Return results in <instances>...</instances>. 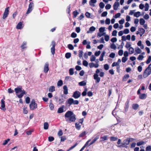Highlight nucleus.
Returning <instances> with one entry per match:
<instances>
[{"mask_svg": "<svg viewBox=\"0 0 151 151\" xmlns=\"http://www.w3.org/2000/svg\"><path fill=\"white\" fill-rule=\"evenodd\" d=\"M134 15L136 17H138L140 15V12H135L134 13Z\"/></svg>", "mask_w": 151, "mask_h": 151, "instance_id": "c756f323", "label": "nucleus"}, {"mask_svg": "<svg viewBox=\"0 0 151 151\" xmlns=\"http://www.w3.org/2000/svg\"><path fill=\"white\" fill-rule=\"evenodd\" d=\"M49 107L50 109L52 110L54 109V105L52 103H50L49 105Z\"/></svg>", "mask_w": 151, "mask_h": 151, "instance_id": "0e129e2a", "label": "nucleus"}, {"mask_svg": "<svg viewBox=\"0 0 151 151\" xmlns=\"http://www.w3.org/2000/svg\"><path fill=\"white\" fill-rule=\"evenodd\" d=\"M34 6V4L33 2H30L29 5V7L27 9V14H28L30 13L32 10V7Z\"/></svg>", "mask_w": 151, "mask_h": 151, "instance_id": "423d86ee", "label": "nucleus"}, {"mask_svg": "<svg viewBox=\"0 0 151 151\" xmlns=\"http://www.w3.org/2000/svg\"><path fill=\"white\" fill-rule=\"evenodd\" d=\"M146 151H151V147L150 146H147L146 148Z\"/></svg>", "mask_w": 151, "mask_h": 151, "instance_id": "774afa93", "label": "nucleus"}, {"mask_svg": "<svg viewBox=\"0 0 151 151\" xmlns=\"http://www.w3.org/2000/svg\"><path fill=\"white\" fill-rule=\"evenodd\" d=\"M68 48L70 50H73L74 49V47L71 44H68Z\"/></svg>", "mask_w": 151, "mask_h": 151, "instance_id": "49530a36", "label": "nucleus"}, {"mask_svg": "<svg viewBox=\"0 0 151 151\" xmlns=\"http://www.w3.org/2000/svg\"><path fill=\"white\" fill-rule=\"evenodd\" d=\"M63 89L64 90V93L65 95H67L68 93V89L67 88V86L66 85H65L63 87Z\"/></svg>", "mask_w": 151, "mask_h": 151, "instance_id": "dca6fc26", "label": "nucleus"}, {"mask_svg": "<svg viewBox=\"0 0 151 151\" xmlns=\"http://www.w3.org/2000/svg\"><path fill=\"white\" fill-rule=\"evenodd\" d=\"M65 101V100L62 98V99H59L58 100V103L59 104H61L63 103Z\"/></svg>", "mask_w": 151, "mask_h": 151, "instance_id": "de8ad7c7", "label": "nucleus"}, {"mask_svg": "<svg viewBox=\"0 0 151 151\" xmlns=\"http://www.w3.org/2000/svg\"><path fill=\"white\" fill-rule=\"evenodd\" d=\"M78 84L80 86H85L86 84V82L85 81H83L79 82Z\"/></svg>", "mask_w": 151, "mask_h": 151, "instance_id": "473e14b6", "label": "nucleus"}, {"mask_svg": "<svg viewBox=\"0 0 151 151\" xmlns=\"http://www.w3.org/2000/svg\"><path fill=\"white\" fill-rule=\"evenodd\" d=\"M29 106L31 110H33L36 109L37 107V104L35 103V100L33 99L31 101L30 105Z\"/></svg>", "mask_w": 151, "mask_h": 151, "instance_id": "20e7f679", "label": "nucleus"}, {"mask_svg": "<svg viewBox=\"0 0 151 151\" xmlns=\"http://www.w3.org/2000/svg\"><path fill=\"white\" fill-rule=\"evenodd\" d=\"M151 61V56H149L148 58V59L146 61V63L147 64L149 63Z\"/></svg>", "mask_w": 151, "mask_h": 151, "instance_id": "a19ab883", "label": "nucleus"}, {"mask_svg": "<svg viewBox=\"0 0 151 151\" xmlns=\"http://www.w3.org/2000/svg\"><path fill=\"white\" fill-rule=\"evenodd\" d=\"M118 139L117 137H110V140L111 141H115L116 140Z\"/></svg>", "mask_w": 151, "mask_h": 151, "instance_id": "5fc2aeb1", "label": "nucleus"}, {"mask_svg": "<svg viewBox=\"0 0 151 151\" xmlns=\"http://www.w3.org/2000/svg\"><path fill=\"white\" fill-rule=\"evenodd\" d=\"M77 34L74 32L72 33L71 35V37L73 38H75L77 37Z\"/></svg>", "mask_w": 151, "mask_h": 151, "instance_id": "6e6d98bb", "label": "nucleus"}, {"mask_svg": "<svg viewBox=\"0 0 151 151\" xmlns=\"http://www.w3.org/2000/svg\"><path fill=\"white\" fill-rule=\"evenodd\" d=\"M99 6L100 8L103 9L105 6V5L103 2H101L99 4Z\"/></svg>", "mask_w": 151, "mask_h": 151, "instance_id": "09e8293b", "label": "nucleus"}, {"mask_svg": "<svg viewBox=\"0 0 151 151\" xmlns=\"http://www.w3.org/2000/svg\"><path fill=\"white\" fill-rule=\"evenodd\" d=\"M145 23V21L144 19L141 18L139 19V23L141 25H143Z\"/></svg>", "mask_w": 151, "mask_h": 151, "instance_id": "7c9ffc66", "label": "nucleus"}, {"mask_svg": "<svg viewBox=\"0 0 151 151\" xmlns=\"http://www.w3.org/2000/svg\"><path fill=\"white\" fill-rule=\"evenodd\" d=\"M9 7H8L6 8L4 13L3 14V18L4 19H5L7 17L9 14Z\"/></svg>", "mask_w": 151, "mask_h": 151, "instance_id": "1a4fd4ad", "label": "nucleus"}, {"mask_svg": "<svg viewBox=\"0 0 151 151\" xmlns=\"http://www.w3.org/2000/svg\"><path fill=\"white\" fill-rule=\"evenodd\" d=\"M125 147L126 145L124 142L123 143H121V145L117 146L119 148H121V147Z\"/></svg>", "mask_w": 151, "mask_h": 151, "instance_id": "3c124183", "label": "nucleus"}, {"mask_svg": "<svg viewBox=\"0 0 151 151\" xmlns=\"http://www.w3.org/2000/svg\"><path fill=\"white\" fill-rule=\"evenodd\" d=\"M64 107V106L63 105L61 107L59 108L58 109V112L59 113H61L63 112V108Z\"/></svg>", "mask_w": 151, "mask_h": 151, "instance_id": "2eb2a0df", "label": "nucleus"}, {"mask_svg": "<svg viewBox=\"0 0 151 151\" xmlns=\"http://www.w3.org/2000/svg\"><path fill=\"white\" fill-rule=\"evenodd\" d=\"M129 101H127L125 104V111H127L128 110L129 107Z\"/></svg>", "mask_w": 151, "mask_h": 151, "instance_id": "aec40b11", "label": "nucleus"}, {"mask_svg": "<svg viewBox=\"0 0 151 151\" xmlns=\"http://www.w3.org/2000/svg\"><path fill=\"white\" fill-rule=\"evenodd\" d=\"M69 74L70 75H72L74 73L73 72V68H70L69 70Z\"/></svg>", "mask_w": 151, "mask_h": 151, "instance_id": "79ce46f5", "label": "nucleus"}, {"mask_svg": "<svg viewBox=\"0 0 151 151\" xmlns=\"http://www.w3.org/2000/svg\"><path fill=\"white\" fill-rule=\"evenodd\" d=\"M111 48L112 49H113L115 50L116 49V45L114 44H112L111 45Z\"/></svg>", "mask_w": 151, "mask_h": 151, "instance_id": "bf43d9fd", "label": "nucleus"}, {"mask_svg": "<svg viewBox=\"0 0 151 151\" xmlns=\"http://www.w3.org/2000/svg\"><path fill=\"white\" fill-rule=\"evenodd\" d=\"M129 77V74H126L124 76V77L123 78V80L124 81H126Z\"/></svg>", "mask_w": 151, "mask_h": 151, "instance_id": "c03bdc74", "label": "nucleus"}, {"mask_svg": "<svg viewBox=\"0 0 151 151\" xmlns=\"http://www.w3.org/2000/svg\"><path fill=\"white\" fill-rule=\"evenodd\" d=\"M49 64L47 63H45L44 67V72L45 73H47L49 70Z\"/></svg>", "mask_w": 151, "mask_h": 151, "instance_id": "9b49d317", "label": "nucleus"}, {"mask_svg": "<svg viewBox=\"0 0 151 151\" xmlns=\"http://www.w3.org/2000/svg\"><path fill=\"white\" fill-rule=\"evenodd\" d=\"M83 51L82 50H80L79 51V57L80 58H81L83 56Z\"/></svg>", "mask_w": 151, "mask_h": 151, "instance_id": "e433bc0d", "label": "nucleus"}, {"mask_svg": "<svg viewBox=\"0 0 151 151\" xmlns=\"http://www.w3.org/2000/svg\"><path fill=\"white\" fill-rule=\"evenodd\" d=\"M109 66L107 64H105L104 65V69L106 70H107L109 69Z\"/></svg>", "mask_w": 151, "mask_h": 151, "instance_id": "680f3d73", "label": "nucleus"}, {"mask_svg": "<svg viewBox=\"0 0 151 151\" xmlns=\"http://www.w3.org/2000/svg\"><path fill=\"white\" fill-rule=\"evenodd\" d=\"M135 51L137 54H140L142 52V50L138 47L136 48Z\"/></svg>", "mask_w": 151, "mask_h": 151, "instance_id": "4c0bfd02", "label": "nucleus"}, {"mask_svg": "<svg viewBox=\"0 0 151 151\" xmlns=\"http://www.w3.org/2000/svg\"><path fill=\"white\" fill-rule=\"evenodd\" d=\"M151 74V63L147 67L145 70L143 75V77L145 78Z\"/></svg>", "mask_w": 151, "mask_h": 151, "instance_id": "f03ea898", "label": "nucleus"}, {"mask_svg": "<svg viewBox=\"0 0 151 151\" xmlns=\"http://www.w3.org/2000/svg\"><path fill=\"white\" fill-rule=\"evenodd\" d=\"M79 104V101L77 100H74V99L72 98L69 99L67 101L65 102V104L66 105L69 104V106H70L72 104L77 105Z\"/></svg>", "mask_w": 151, "mask_h": 151, "instance_id": "7ed1b4c3", "label": "nucleus"}, {"mask_svg": "<svg viewBox=\"0 0 151 151\" xmlns=\"http://www.w3.org/2000/svg\"><path fill=\"white\" fill-rule=\"evenodd\" d=\"M107 14V12L105 11L104 12L101 14V16L102 17H106Z\"/></svg>", "mask_w": 151, "mask_h": 151, "instance_id": "13d9d810", "label": "nucleus"}, {"mask_svg": "<svg viewBox=\"0 0 151 151\" xmlns=\"http://www.w3.org/2000/svg\"><path fill=\"white\" fill-rule=\"evenodd\" d=\"M99 138V136H97L95 138L93 139V140L91 142L90 144L89 145H91L93 144L94 142H96V141Z\"/></svg>", "mask_w": 151, "mask_h": 151, "instance_id": "a878e982", "label": "nucleus"}, {"mask_svg": "<svg viewBox=\"0 0 151 151\" xmlns=\"http://www.w3.org/2000/svg\"><path fill=\"white\" fill-rule=\"evenodd\" d=\"M22 25V23L21 22H19L17 26V28L19 29H22L23 27Z\"/></svg>", "mask_w": 151, "mask_h": 151, "instance_id": "a211bd4d", "label": "nucleus"}, {"mask_svg": "<svg viewBox=\"0 0 151 151\" xmlns=\"http://www.w3.org/2000/svg\"><path fill=\"white\" fill-rule=\"evenodd\" d=\"M129 54H132L134 52V50L132 47H130L129 49Z\"/></svg>", "mask_w": 151, "mask_h": 151, "instance_id": "bb28decb", "label": "nucleus"}, {"mask_svg": "<svg viewBox=\"0 0 151 151\" xmlns=\"http://www.w3.org/2000/svg\"><path fill=\"white\" fill-rule=\"evenodd\" d=\"M105 31V28L103 27H101L99 29V31L100 32L102 33L103 32Z\"/></svg>", "mask_w": 151, "mask_h": 151, "instance_id": "052dcab7", "label": "nucleus"}, {"mask_svg": "<svg viewBox=\"0 0 151 151\" xmlns=\"http://www.w3.org/2000/svg\"><path fill=\"white\" fill-rule=\"evenodd\" d=\"M105 53V51H103L101 54V55L100 57L99 58V60L100 61H102L103 60V57L104 56Z\"/></svg>", "mask_w": 151, "mask_h": 151, "instance_id": "5701e85b", "label": "nucleus"}, {"mask_svg": "<svg viewBox=\"0 0 151 151\" xmlns=\"http://www.w3.org/2000/svg\"><path fill=\"white\" fill-rule=\"evenodd\" d=\"M144 56L141 55H139L137 58V60H142L143 59Z\"/></svg>", "mask_w": 151, "mask_h": 151, "instance_id": "37998d69", "label": "nucleus"}, {"mask_svg": "<svg viewBox=\"0 0 151 151\" xmlns=\"http://www.w3.org/2000/svg\"><path fill=\"white\" fill-rule=\"evenodd\" d=\"M22 93L20 94L17 95V96L19 98H21L23 96L24 94H26L25 91L24 90H23L22 91Z\"/></svg>", "mask_w": 151, "mask_h": 151, "instance_id": "4be33fe9", "label": "nucleus"}, {"mask_svg": "<svg viewBox=\"0 0 151 151\" xmlns=\"http://www.w3.org/2000/svg\"><path fill=\"white\" fill-rule=\"evenodd\" d=\"M96 29V28L93 26L91 27L89 30L87 32V33H89L90 32H92L94 31Z\"/></svg>", "mask_w": 151, "mask_h": 151, "instance_id": "4468645a", "label": "nucleus"}, {"mask_svg": "<svg viewBox=\"0 0 151 151\" xmlns=\"http://www.w3.org/2000/svg\"><path fill=\"white\" fill-rule=\"evenodd\" d=\"M27 44V42H23L22 45L21 46V48L22 49H24L25 48H26V45Z\"/></svg>", "mask_w": 151, "mask_h": 151, "instance_id": "c9c22d12", "label": "nucleus"}, {"mask_svg": "<svg viewBox=\"0 0 151 151\" xmlns=\"http://www.w3.org/2000/svg\"><path fill=\"white\" fill-rule=\"evenodd\" d=\"M4 99L5 98H4V99H2L1 100V109L4 111L6 109L5 108V101L4 100Z\"/></svg>", "mask_w": 151, "mask_h": 151, "instance_id": "0eeeda50", "label": "nucleus"}, {"mask_svg": "<svg viewBox=\"0 0 151 151\" xmlns=\"http://www.w3.org/2000/svg\"><path fill=\"white\" fill-rule=\"evenodd\" d=\"M147 95L145 93L140 94L139 96V98L142 99H144L146 98Z\"/></svg>", "mask_w": 151, "mask_h": 151, "instance_id": "412c9836", "label": "nucleus"}, {"mask_svg": "<svg viewBox=\"0 0 151 151\" xmlns=\"http://www.w3.org/2000/svg\"><path fill=\"white\" fill-rule=\"evenodd\" d=\"M85 15L88 18H90L91 17V14L88 12H86V13Z\"/></svg>", "mask_w": 151, "mask_h": 151, "instance_id": "e2e57ef3", "label": "nucleus"}, {"mask_svg": "<svg viewBox=\"0 0 151 151\" xmlns=\"http://www.w3.org/2000/svg\"><path fill=\"white\" fill-rule=\"evenodd\" d=\"M51 44V45H52V46L51 48V52L52 54L54 55L55 53V42L54 41H52V42Z\"/></svg>", "mask_w": 151, "mask_h": 151, "instance_id": "6e6552de", "label": "nucleus"}, {"mask_svg": "<svg viewBox=\"0 0 151 151\" xmlns=\"http://www.w3.org/2000/svg\"><path fill=\"white\" fill-rule=\"evenodd\" d=\"M81 126V125H80L79 123H76L75 124V127L78 130L80 129Z\"/></svg>", "mask_w": 151, "mask_h": 151, "instance_id": "72a5a7b5", "label": "nucleus"}, {"mask_svg": "<svg viewBox=\"0 0 151 151\" xmlns=\"http://www.w3.org/2000/svg\"><path fill=\"white\" fill-rule=\"evenodd\" d=\"M130 141V139L128 138L124 140L123 142L126 145H129Z\"/></svg>", "mask_w": 151, "mask_h": 151, "instance_id": "b1692460", "label": "nucleus"}, {"mask_svg": "<svg viewBox=\"0 0 151 151\" xmlns=\"http://www.w3.org/2000/svg\"><path fill=\"white\" fill-rule=\"evenodd\" d=\"M49 125L48 123L47 122H45L44 124V128L45 129H48Z\"/></svg>", "mask_w": 151, "mask_h": 151, "instance_id": "393cba45", "label": "nucleus"}, {"mask_svg": "<svg viewBox=\"0 0 151 151\" xmlns=\"http://www.w3.org/2000/svg\"><path fill=\"white\" fill-rule=\"evenodd\" d=\"M14 91L16 93H19L22 92L23 91L22 90V87L19 86L15 88Z\"/></svg>", "mask_w": 151, "mask_h": 151, "instance_id": "f8f14e48", "label": "nucleus"}, {"mask_svg": "<svg viewBox=\"0 0 151 151\" xmlns=\"http://www.w3.org/2000/svg\"><path fill=\"white\" fill-rule=\"evenodd\" d=\"M71 56V54L70 52H67L65 54V57L67 58H70Z\"/></svg>", "mask_w": 151, "mask_h": 151, "instance_id": "f704fd0d", "label": "nucleus"}, {"mask_svg": "<svg viewBox=\"0 0 151 151\" xmlns=\"http://www.w3.org/2000/svg\"><path fill=\"white\" fill-rule=\"evenodd\" d=\"M119 2L117 1L115 2L113 8L114 10H116L117 9L118 7L119 6Z\"/></svg>", "mask_w": 151, "mask_h": 151, "instance_id": "ddd939ff", "label": "nucleus"}, {"mask_svg": "<svg viewBox=\"0 0 151 151\" xmlns=\"http://www.w3.org/2000/svg\"><path fill=\"white\" fill-rule=\"evenodd\" d=\"M63 84V82L61 80H60L58 81L57 83V86H61Z\"/></svg>", "mask_w": 151, "mask_h": 151, "instance_id": "ea45409f", "label": "nucleus"}, {"mask_svg": "<svg viewBox=\"0 0 151 151\" xmlns=\"http://www.w3.org/2000/svg\"><path fill=\"white\" fill-rule=\"evenodd\" d=\"M94 79L96 80V83H99L100 80V78L99 77L98 74H94L93 75Z\"/></svg>", "mask_w": 151, "mask_h": 151, "instance_id": "9d476101", "label": "nucleus"}, {"mask_svg": "<svg viewBox=\"0 0 151 151\" xmlns=\"http://www.w3.org/2000/svg\"><path fill=\"white\" fill-rule=\"evenodd\" d=\"M54 140V138L53 137L50 136L48 137V141L50 142L53 141Z\"/></svg>", "mask_w": 151, "mask_h": 151, "instance_id": "603ef678", "label": "nucleus"}, {"mask_svg": "<svg viewBox=\"0 0 151 151\" xmlns=\"http://www.w3.org/2000/svg\"><path fill=\"white\" fill-rule=\"evenodd\" d=\"M55 91V87L53 86H51L49 89V92H52Z\"/></svg>", "mask_w": 151, "mask_h": 151, "instance_id": "2f4dec72", "label": "nucleus"}, {"mask_svg": "<svg viewBox=\"0 0 151 151\" xmlns=\"http://www.w3.org/2000/svg\"><path fill=\"white\" fill-rule=\"evenodd\" d=\"M149 7V4L147 3H146L145 6V11H147L148 10Z\"/></svg>", "mask_w": 151, "mask_h": 151, "instance_id": "a18cd8bd", "label": "nucleus"}, {"mask_svg": "<svg viewBox=\"0 0 151 151\" xmlns=\"http://www.w3.org/2000/svg\"><path fill=\"white\" fill-rule=\"evenodd\" d=\"M108 137V136L107 135H104L103 137H100V141H103L106 140H107Z\"/></svg>", "mask_w": 151, "mask_h": 151, "instance_id": "6ab92c4d", "label": "nucleus"}, {"mask_svg": "<svg viewBox=\"0 0 151 151\" xmlns=\"http://www.w3.org/2000/svg\"><path fill=\"white\" fill-rule=\"evenodd\" d=\"M87 133L86 132V131H84L80 134L79 137H83L87 134Z\"/></svg>", "mask_w": 151, "mask_h": 151, "instance_id": "cd10ccee", "label": "nucleus"}, {"mask_svg": "<svg viewBox=\"0 0 151 151\" xmlns=\"http://www.w3.org/2000/svg\"><path fill=\"white\" fill-rule=\"evenodd\" d=\"M65 80L68 81H70L72 80V78L70 76H66L65 78Z\"/></svg>", "mask_w": 151, "mask_h": 151, "instance_id": "8fccbe9b", "label": "nucleus"}, {"mask_svg": "<svg viewBox=\"0 0 151 151\" xmlns=\"http://www.w3.org/2000/svg\"><path fill=\"white\" fill-rule=\"evenodd\" d=\"M115 54L114 53H111L109 55V57L112 58H114L115 57Z\"/></svg>", "mask_w": 151, "mask_h": 151, "instance_id": "69168bd1", "label": "nucleus"}, {"mask_svg": "<svg viewBox=\"0 0 151 151\" xmlns=\"http://www.w3.org/2000/svg\"><path fill=\"white\" fill-rule=\"evenodd\" d=\"M132 107L134 110H137L139 107V105L137 104H133L132 105Z\"/></svg>", "mask_w": 151, "mask_h": 151, "instance_id": "c85d7f7f", "label": "nucleus"}, {"mask_svg": "<svg viewBox=\"0 0 151 151\" xmlns=\"http://www.w3.org/2000/svg\"><path fill=\"white\" fill-rule=\"evenodd\" d=\"M138 30L140 33H144L145 32V30L142 28H139L138 29Z\"/></svg>", "mask_w": 151, "mask_h": 151, "instance_id": "58836bf2", "label": "nucleus"}, {"mask_svg": "<svg viewBox=\"0 0 151 151\" xmlns=\"http://www.w3.org/2000/svg\"><path fill=\"white\" fill-rule=\"evenodd\" d=\"M117 38L116 37H113L111 40V41L113 42H116L117 41Z\"/></svg>", "mask_w": 151, "mask_h": 151, "instance_id": "338daca9", "label": "nucleus"}, {"mask_svg": "<svg viewBox=\"0 0 151 151\" xmlns=\"http://www.w3.org/2000/svg\"><path fill=\"white\" fill-rule=\"evenodd\" d=\"M66 121L68 123L75 122L76 119V116L71 111H68L65 115Z\"/></svg>", "mask_w": 151, "mask_h": 151, "instance_id": "f257e3e1", "label": "nucleus"}, {"mask_svg": "<svg viewBox=\"0 0 151 151\" xmlns=\"http://www.w3.org/2000/svg\"><path fill=\"white\" fill-rule=\"evenodd\" d=\"M83 65L85 66H87L88 64V63L86 60H84L83 61Z\"/></svg>", "mask_w": 151, "mask_h": 151, "instance_id": "4d7b16f0", "label": "nucleus"}, {"mask_svg": "<svg viewBox=\"0 0 151 151\" xmlns=\"http://www.w3.org/2000/svg\"><path fill=\"white\" fill-rule=\"evenodd\" d=\"M81 95V93L78 91H76L74 92L72 96V97L75 99H76L79 98Z\"/></svg>", "mask_w": 151, "mask_h": 151, "instance_id": "39448f33", "label": "nucleus"}, {"mask_svg": "<svg viewBox=\"0 0 151 151\" xmlns=\"http://www.w3.org/2000/svg\"><path fill=\"white\" fill-rule=\"evenodd\" d=\"M96 0H90L89 2V4L91 6H94L95 5L93 4L96 2Z\"/></svg>", "mask_w": 151, "mask_h": 151, "instance_id": "f3484780", "label": "nucleus"}, {"mask_svg": "<svg viewBox=\"0 0 151 151\" xmlns=\"http://www.w3.org/2000/svg\"><path fill=\"white\" fill-rule=\"evenodd\" d=\"M96 59V57H95L93 55H92L90 58V60L92 62L94 61Z\"/></svg>", "mask_w": 151, "mask_h": 151, "instance_id": "864d4df0", "label": "nucleus"}]
</instances>
